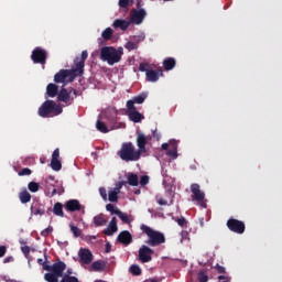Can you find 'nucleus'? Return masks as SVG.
I'll return each mask as SVG.
<instances>
[{
  "mask_svg": "<svg viewBox=\"0 0 282 282\" xmlns=\"http://www.w3.org/2000/svg\"><path fill=\"white\" fill-rule=\"evenodd\" d=\"M191 192H192V200L198 202V204H202L204 199H206V194L202 192V188L199 184L194 183L191 185Z\"/></svg>",
  "mask_w": 282,
  "mask_h": 282,
  "instance_id": "9b49d317",
  "label": "nucleus"
},
{
  "mask_svg": "<svg viewBox=\"0 0 282 282\" xmlns=\"http://www.w3.org/2000/svg\"><path fill=\"white\" fill-rule=\"evenodd\" d=\"M153 138H156V140H160V134L158 133V130H154L152 132Z\"/></svg>",
  "mask_w": 282,
  "mask_h": 282,
  "instance_id": "69168bd1",
  "label": "nucleus"
},
{
  "mask_svg": "<svg viewBox=\"0 0 282 282\" xmlns=\"http://www.w3.org/2000/svg\"><path fill=\"white\" fill-rule=\"evenodd\" d=\"M94 224L97 227L105 226L107 224V219L102 216V214H99L94 217Z\"/></svg>",
  "mask_w": 282,
  "mask_h": 282,
  "instance_id": "7c9ffc66",
  "label": "nucleus"
},
{
  "mask_svg": "<svg viewBox=\"0 0 282 282\" xmlns=\"http://www.w3.org/2000/svg\"><path fill=\"white\" fill-rule=\"evenodd\" d=\"M89 53L83 51L80 56L75 57L74 67L72 69H61L54 76V83H63V87L67 83H74L76 76H83L85 74V62L87 61Z\"/></svg>",
  "mask_w": 282,
  "mask_h": 282,
  "instance_id": "f257e3e1",
  "label": "nucleus"
},
{
  "mask_svg": "<svg viewBox=\"0 0 282 282\" xmlns=\"http://www.w3.org/2000/svg\"><path fill=\"white\" fill-rule=\"evenodd\" d=\"M149 64L148 63H141L139 65V72H145V74H148V72H151V68H149Z\"/></svg>",
  "mask_w": 282,
  "mask_h": 282,
  "instance_id": "37998d69",
  "label": "nucleus"
},
{
  "mask_svg": "<svg viewBox=\"0 0 282 282\" xmlns=\"http://www.w3.org/2000/svg\"><path fill=\"white\" fill-rule=\"evenodd\" d=\"M227 228L236 235H243L246 232V224L236 218H229L227 220Z\"/></svg>",
  "mask_w": 282,
  "mask_h": 282,
  "instance_id": "423d86ee",
  "label": "nucleus"
},
{
  "mask_svg": "<svg viewBox=\"0 0 282 282\" xmlns=\"http://www.w3.org/2000/svg\"><path fill=\"white\" fill-rule=\"evenodd\" d=\"M40 118H50V116H61L63 108L54 100L44 101L37 110Z\"/></svg>",
  "mask_w": 282,
  "mask_h": 282,
  "instance_id": "20e7f679",
  "label": "nucleus"
},
{
  "mask_svg": "<svg viewBox=\"0 0 282 282\" xmlns=\"http://www.w3.org/2000/svg\"><path fill=\"white\" fill-rule=\"evenodd\" d=\"M61 276L59 275H56V273H45L44 274V279L45 281L47 282H58V279Z\"/></svg>",
  "mask_w": 282,
  "mask_h": 282,
  "instance_id": "72a5a7b5",
  "label": "nucleus"
},
{
  "mask_svg": "<svg viewBox=\"0 0 282 282\" xmlns=\"http://www.w3.org/2000/svg\"><path fill=\"white\" fill-rule=\"evenodd\" d=\"M118 155L123 162H138L141 158L140 152L135 150V145L132 142L122 143Z\"/></svg>",
  "mask_w": 282,
  "mask_h": 282,
  "instance_id": "7ed1b4c3",
  "label": "nucleus"
},
{
  "mask_svg": "<svg viewBox=\"0 0 282 282\" xmlns=\"http://www.w3.org/2000/svg\"><path fill=\"white\" fill-rule=\"evenodd\" d=\"M158 204H159L160 206H166V204H169V203H167L166 199H164V198H159V199H158Z\"/></svg>",
  "mask_w": 282,
  "mask_h": 282,
  "instance_id": "bf43d9fd",
  "label": "nucleus"
},
{
  "mask_svg": "<svg viewBox=\"0 0 282 282\" xmlns=\"http://www.w3.org/2000/svg\"><path fill=\"white\" fill-rule=\"evenodd\" d=\"M117 217L121 219L123 224H131V219H129V216L120 210L115 212Z\"/></svg>",
  "mask_w": 282,
  "mask_h": 282,
  "instance_id": "473e14b6",
  "label": "nucleus"
},
{
  "mask_svg": "<svg viewBox=\"0 0 282 282\" xmlns=\"http://www.w3.org/2000/svg\"><path fill=\"white\" fill-rule=\"evenodd\" d=\"M99 195L102 197V199L107 200V189L105 187L99 188Z\"/></svg>",
  "mask_w": 282,
  "mask_h": 282,
  "instance_id": "864d4df0",
  "label": "nucleus"
},
{
  "mask_svg": "<svg viewBox=\"0 0 282 282\" xmlns=\"http://www.w3.org/2000/svg\"><path fill=\"white\" fill-rule=\"evenodd\" d=\"M128 184L129 186H138L140 184L138 180V174L129 173L128 174Z\"/></svg>",
  "mask_w": 282,
  "mask_h": 282,
  "instance_id": "c756f323",
  "label": "nucleus"
},
{
  "mask_svg": "<svg viewBox=\"0 0 282 282\" xmlns=\"http://www.w3.org/2000/svg\"><path fill=\"white\" fill-rule=\"evenodd\" d=\"M18 175H20V177L32 175V170H30V167H24L18 173Z\"/></svg>",
  "mask_w": 282,
  "mask_h": 282,
  "instance_id": "79ce46f5",
  "label": "nucleus"
},
{
  "mask_svg": "<svg viewBox=\"0 0 282 282\" xmlns=\"http://www.w3.org/2000/svg\"><path fill=\"white\" fill-rule=\"evenodd\" d=\"M170 147H171V149L177 151V141L174 139L170 140Z\"/></svg>",
  "mask_w": 282,
  "mask_h": 282,
  "instance_id": "4d7b16f0",
  "label": "nucleus"
},
{
  "mask_svg": "<svg viewBox=\"0 0 282 282\" xmlns=\"http://www.w3.org/2000/svg\"><path fill=\"white\" fill-rule=\"evenodd\" d=\"M153 249L151 247L143 245L139 249V260L141 263H149L150 261H153Z\"/></svg>",
  "mask_w": 282,
  "mask_h": 282,
  "instance_id": "1a4fd4ad",
  "label": "nucleus"
},
{
  "mask_svg": "<svg viewBox=\"0 0 282 282\" xmlns=\"http://www.w3.org/2000/svg\"><path fill=\"white\" fill-rule=\"evenodd\" d=\"M176 65H177V61H175V57H166L163 61V67L165 72H171L172 69H175Z\"/></svg>",
  "mask_w": 282,
  "mask_h": 282,
  "instance_id": "4be33fe9",
  "label": "nucleus"
},
{
  "mask_svg": "<svg viewBox=\"0 0 282 282\" xmlns=\"http://www.w3.org/2000/svg\"><path fill=\"white\" fill-rule=\"evenodd\" d=\"M120 8H129V0H119Z\"/></svg>",
  "mask_w": 282,
  "mask_h": 282,
  "instance_id": "5fc2aeb1",
  "label": "nucleus"
},
{
  "mask_svg": "<svg viewBox=\"0 0 282 282\" xmlns=\"http://www.w3.org/2000/svg\"><path fill=\"white\" fill-rule=\"evenodd\" d=\"M31 59L37 65H45V63H47V51L41 47H35L32 51Z\"/></svg>",
  "mask_w": 282,
  "mask_h": 282,
  "instance_id": "0eeeda50",
  "label": "nucleus"
},
{
  "mask_svg": "<svg viewBox=\"0 0 282 282\" xmlns=\"http://www.w3.org/2000/svg\"><path fill=\"white\" fill-rule=\"evenodd\" d=\"M101 36L104 41H111V36H113V30L111 28H107L102 31Z\"/></svg>",
  "mask_w": 282,
  "mask_h": 282,
  "instance_id": "2f4dec72",
  "label": "nucleus"
},
{
  "mask_svg": "<svg viewBox=\"0 0 282 282\" xmlns=\"http://www.w3.org/2000/svg\"><path fill=\"white\" fill-rule=\"evenodd\" d=\"M59 282H80V280H78V278H76L74 275L64 274Z\"/></svg>",
  "mask_w": 282,
  "mask_h": 282,
  "instance_id": "f704fd0d",
  "label": "nucleus"
},
{
  "mask_svg": "<svg viewBox=\"0 0 282 282\" xmlns=\"http://www.w3.org/2000/svg\"><path fill=\"white\" fill-rule=\"evenodd\" d=\"M117 240L123 246H129L130 243H133V236H131L129 230H123L118 235Z\"/></svg>",
  "mask_w": 282,
  "mask_h": 282,
  "instance_id": "dca6fc26",
  "label": "nucleus"
},
{
  "mask_svg": "<svg viewBox=\"0 0 282 282\" xmlns=\"http://www.w3.org/2000/svg\"><path fill=\"white\" fill-rule=\"evenodd\" d=\"M21 250H22L24 257L26 259H30V247L29 246L21 247Z\"/></svg>",
  "mask_w": 282,
  "mask_h": 282,
  "instance_id": "09e8293b",
  "label": "nucleus"
},
{
  "mask_svg": "<svg viewBox=\"0 0 282 282\" xmlns=\"http://www.w3.org/2000/svg\"><path fill=\"white\" fill-rule=\"evenodd\" d=\"M127 116L129 117V120H131V122H142V120H144V115L140 113L138 111V108H135V106H133V102H127Z\"/></svg>",
  "mask_w": 282,
  "mask_h": 282,
  "instance_id": "6e6552de",
  "label": "nucleus"
},
{
  "mask_svg": "<svg viewBox=\"0 0 282 282\" xmlns=\"http://www.w3.org/2000/svg\"><path fill=\"white\" fill-rule=\"evenodd\" d=\"M149 140H151V137H147L142 132L137 133V147L138 152L142 155V153H147V145L149 144Z\"/></svg>",
  "mask_w": 282,
  "mask_h": 282,
  "instance_id": "9d476101",
  "label": "nucleus"
},
{
  "mask_svg": "<svg viewBox=\"0 0 282 282\" xmlns=\"http://www.w3.org/2000/svg\"><path fill=\"white\" fill-rule=\"evenodd\" d=\"M70 93L67 91V88L65 86L62 87V89L57 93V100L59 102H69Z\"/></svg>",
  "mask_w": 282,
  "mask_h": 282,
  "instance_id": "412c9836",
  "label": "nucleus"
},
{
  "mask_svg": "<svg viewBox=\"0 0 282 282\" xmlns=\"http://www.w3.org/2000/svg\"><path fill=\"white\" fill-rule=\"evenodd\" d=\"M78 257L79 263H83L84 265H89V263L94 261V253H91V250L89 249H79Z\"/></svg>",
  "mask_w": 282,
  "mask_h": 282,
  "instance_id": "4468645a",
  "label": "nucleus"
},
{
  "mask_svg": "<svg viewBox=\"0 0 282 282\" xmlns=\"http://www.w3.org/2000/svg\"><path fill=\"white\" fill-rule=\"evenodd\" d=\"M105 252L107 253L111 252V242L106 243Z\"/></svg>",
  "mask_w": 282,
  "mask_h": 282,
  "instance_id": "680f3d73",
  "label": "nucleus"
},
{
  "mask_svg": "<svg viewBox=\"0 0 282 282\" xmlns=\"http://www.w3.org/2000/svg\"><path fill=\"white\" fill-rule=\"evenodd\" d=\"M46 95L48 98H56V96H58V85L52 83L48 84L46 86Z\"/></svg>",
  "mask_w": 282,
  "mask_h": 282,
  "instance_id": "b1692460",
  "label": "nucleus"
},
{
  "mask_svg": "<svg viewBox=\"0 0 282 282\" xmlns=\"http://www.w3.org/2000/svg\"><path fill=\"white\" fill-rule=\"evenodd\" d=\"M64 208L68 213H76V212H82L85 214V206L80 205V200L78 199H69L65 203Z\"/></svg>",
  "mask_w": 282,
  "mask_h": 282,
  "instance_id": "ddd939ff",
  "label": "nucleus"
},
{
  "mask_svg": "<svg viewBox=\"0 0 282 282\" xmlns=\"http://www.w3.org/2000/svg\"><path fill=\"white\" fill-rule=\"evenodd\" d=\"M70 232H73L74 237H80L83 235V231L74 225H70Z\"/></svg>",
  "mask_w": 282,
  "mask_h": 282,
  "instance_id": "a19ab883",
  "label": "nucleus"
},
{
  "mask_svg": "<svg viewBox=\"0 0 282 282\" xmlns=\"http://www.w3.org/2000/svg\"><path fill=\"white\" fill-rule=\"evenodd\" d=\"M144 100H147V95L141 94V95H138V96L133 97L132 99L128 100L127 102H132V107H135V105H142V102H144Z\"/></svg>",
  "mask_w": 282,
  "mask_h": 282,
  "instance_id": "a878e982",
  "label": "nucleus"
},
{
  "mask_svg": "<svg viewBox=\"0 0 282 282\" xmlns=\"http://www.w3.org/2000/svg\"><path fill=\"white\" fill-rule=\"evenodd\" d=\"M215 269L218 272V274H226V268H224L223 265L216 264Z\"/></svg>",
  "mask_w": 282,
  "mask_h": 282,
  "instance_id": "603ef678",
  "label": "nucleus"
},
{
  "mask_svg": "<svg viewBox=\"0 0 282 282\" xmlns=\"http://www.w3.org/2000/svg\"><path fill=\"white\" fill-rule=\"evenodd\" d=\"M169 158H173V160L177 159V150L170 149L167 150Z\"/></svg>",
  "mask_w": 282,
  "mask_h": 282,
  "instance_id": "3c124183",
  "label": "nucleus"
},
{
  "mask_svg": "<svg viewBox=\"0 0 282 282\" xmlns=\"http://www.w3.org/2000/svg\"><path fill=\"white\" fill-rule=\"evenodd\" d=\"M130 272L134 276H140V274H142V269H140V265H138V264H132L130 267Z\"/></svg>",
  "mask_w": 282,
  "mask_h": 282,
  "instance_id": "c9c22d12",
  "label": "nucleus"
},
{
  "mask_svg": "<svg viewBox=\"0 0 282 282\" xmlns=\"http://www.w3.org/2000/svg\"><path fill=\"white\" fill-rule=\"evenodd\" d=\"M176 224H178V226H181V228H186L188 221H186V218L181 217L176 219Z\"/></svg>",
  "mask_w": 282,
  "mask_h": 282,
  "instance_id": "c03bdc74",
  "label": "nucleus"
},
{
  "mask_svg": "<svg viewBox=\"0 0 282 282\" xmlns=\"http://www.w3.org/2000/svg\"><path fill=\"white\" fill-rule=\"evenodd\" d=\"M181 237H182L181 241H183V239H188V231H185V230L181 231Z\"/></svg>",
  "mask_w": 282,
  "mask_h": 282,
  "instance_id": "13d9d810",
  "label": "nucleus"
},
{
  "mask_svg": "<svg viewBox=\"0 0 282 282\" xmlns=\"http://www.w3.org/2000/svg\"><path fill=\"white\" fill-rule=\"evenodd\" d=\"M147 184H149V175H143L140 178V185L141 186H147Z\"/></svg>",
  "mask_w": 282,
  "mask_h": 282,
  "instance_id": "8fccbe9b",
  "label": "nucleus"
},
{
  "mask_svg": "<svg viewBox=\"0 0 282 282\" xmlns=\"http://www.w3.org/2000/svg\"><path fill=\"white\" fill-rule=\"evenodd\" d=\"M58 158H61V150L55 149L53 151L51 160V169L53 171H61V169H63V164L61 163V160H58Z\"/></svg>",
  "mask_w": 282,
  "mask_h": 282,
  "instance_id": "2eb2a0df",
  "label": "nucleus"
},
{
  "mask_svg": "<svg viewBox=\"0 0 282 282\" xmlns=\"http://www.w3.org/2000/svg\"><path fill=\"white\" fill-rule=\"evenodd\" d=\"M109 224L112 226H118V219L116 217H112Z\"/></svg>",
  "mask_w": 282,
  "mask_h": 282,
  "instance_id": "e2e57ef3",
  "label": "nucleus"
},
{
  "mask_svg": "<svg viewBox=\"0 0 282 282\" xmlns=\"http://www.w3.org/2000/svg\"><path fill=\"white\" fill-rule=\"evenodd\" d=\"M67 268V264L63 261H58L53 263L52 265V273L56 274V276H63V272H65V269Z\"/></svg>",
  "mask_w": 282,
  "mask_h": 282,
  "instance_id": "6ab92c4d",
  "label": "nucleus"
},
{
  "mask_svg": "<svg viewBox=\"0 0 282 282\" xmlns=\"http://www.w3.org/2000/svg\"><path fill=\"white\" fill-rule=\"evenodd\" d=\"M140 229L144 235H147L148 240H145L147 246L150 248H158L162 243H166V236L162 231L155 230L147 225H141Z\"/></svg>",
  "mask_w": 282,
  "mask_h": 282,
  "instance_id": "f03ea898",
  "label": "nucleus"
},
{
  "mask_svg": "<svg viewBox=\"0 0 282 282\" xmlns=\"http://www.w3.org/2000/svg\"><path fill=\"white\" fill-rule=\"evenodd\" d=\"M6 252H8V248L6 246H0V259L1 257H6Z\"/></svg>",
  "mask_w": 282,
  "mask_h": 282,
  "instance_id": "6e6d98bb",
  "label": "nucleus"
},
{
  "mask_svg": "<svg viewBox=\"0 0 282 282\" xmlns=\"http://www.w3.org/2000/svg\"><path fill=\"white\" fill-rule=\"evenodd\" d=\"M12 261V257L4 258L3 263H10Z\"/></svg>",
  "mask_w": 282,
  "mask_h": 282,
  "instance_id": "774afa93",
  "label": "nucleus"
},
{
  "mask_svg": "<svg viewBox=\"0 0 282 282\" xmlns=\"http://www.w3.org/2000/svg\"><path fill=\"white\" fill-rule=\"evenodd\" d=\"M160 76H164V70L150 69V70H148V73H145V77L149 83H158L160 80Z\"/></svg>",
  "mask_w": 282,
  "mask_h": 282,
  "instance_id": "f3484780",
  "label": "nucleus"
},
{
  "mask_svg": "<svg viewBox=\"0 0 282 282\" xmlns=\"http://www.w3.org/2000/svg\"><path fill=\"white\" fill-rule=\"evenodd\" d=\"M41 186L39 185V183H36V182H30L29 184H28V188H29V191L31 192V193H39V188H40Z\"/></svg>",
  "mask_w": 282,
  "mask_h": 282,
  "instance_id": "e433bc0d",
  "label": "nucleus"
},
{
  "mask_svg": "<svg viewBox=\"0 0 282 282\" xmlns=\"http://www.w3.org/2000/svg\"><path fill=\"white\" fill-rule=\"evenodd\" d=\"M53 213L56 215V217H65V213L63 212V203H55Z\"/></svg>",
  "mask_w": 282,
  "mask_h": 282,
  "instance_id": "bb28decb",
  "label": "nucleus"
},
{
  "mask_svg": "<svg viewBox=\"0 0 282 282\" xmlns=\"http://www.w3.org/2000/svg\"><path fill=\"white\" fill-rule=\"evenodd\" d=\"M198 281L199 282H208V275L204 273V271H200L198 273Z\"/></svg>",
  "mask_w": 282,
  "mask_h": 282,
  "instance_id": "de8ad7c7",
  "label": "nucleus"
},
{
  "mask_svg": "<svg viewBox=\"0 0 282 282\" xmlns=\"http://www.w3.org/2000/svg\"><path fill=\"white\" fill-rule=\"evenodd\" d=\"M96 129L97 131H100V133H109L110 129L107 127V123L104 121L97 120L96 122Z\"/></svg>",
  "mask_w": 282,
  "mask_h": 282,
  "instance_id": "c85d7f7f",
  "label": "nucleus"
},
{
  "mask_svg": "<svg viewBox=\"0 0 282 282\" xmlns=\"http://www.w3.org/2000/svg\"><path fill=\"white\" fill-rule=\"evenodd\" d=\"M51 232H54V228L48 227V228H45L44 230L41 231V236L42 237H50Z\"/></svg>",
  "mask_w": 282,
  "mask_h": 282,
  "instance_id": "49530a36",
  "label": "nucleus"
},
{
  "mask_svg": "<svg viewBox=\"0 0 282 282\" xmlns=\"http://www.w3.org/2000/svg\"><path fill=\"white\" fill-rule=\"evenodd\" d=\"M106 268H107V261H104V260H97L91 263V270L94 272H105Z\"/></svg>",
  "mask_w": 282,
  "mask_h": 282,
  "instance_id": "5701e85b",
  "label": "nucleus"
},
{
  "mask_svg": "<svg viewBox=\"0 0 282 282\" xmlns=\"http://www.w3.org/2000/svg\"><path fill=\"white\" fill-rule=\"evenodd\" d=\"M106 210H108V213H111V215H116V212L120 209L116 208L112 204H108L106 205Z\"/></svg>",
  "mask_w": 282,
  "mask_h": 282,
  "instance_id": "a18cd8bd",
  "label": "nucleus"
},
{
  "mask_svg": "<svg viewBox=\"0 0 282 282\" xmlns=\"http://www.w3.org/2000/svg\"><path fill=\"white\" fill-rule=\"evenodd\" d=\"M42 265H43V270H46V272H52V265H48L45 262Z\"/></svg>",
  "mask_w": 282,
  "mask_h": 282,
  "instance_id": "052dcab7",
  "label": "nucleus"
},
{
  "mask_svg": "<svg viewBox=\"0 0 282 282\" xmlns=\"http://www.w3.org/2000/svg\"><path fill=\"white\" fill-rule=\"evenodd\" d=\"M100 59L108 65H116L122 61V52L119 53L113 46H104L100 51Z\"/></svg>",
  "mask_w": 282,
  "mask_h": 282,
  "instance_id": "39448f33",
  "label": "nucleus"
},
{
  "mask_svg": "<svg viewBox=\"0 0 282 282\" xmlns=\"http://www.w3.org/2000/svg\"><path fill=\"white\" fill-rule=\"evenodd\" d=\"M65 274H68V276H72V274H74V270L73 269H67Z\"/></svg>",
  "mask_w": 282,
  "mask_h": 282,
  "instance_id": "338daca9",
  "label": "nucleus"
},
{
  "mask_svg": "<svg viewBox=\"0 0 282 282\" xmlns=\"http://www.w3.org/2000/svg\"><path fill=\"white\" fill-rule=\"evenodd\" d=\"M130 23H134V25H141V23L147 19V11L144 9L132 10L131 11Z\"/></svg>",
  "mask_w": 282,
  "mask_h": 282,
  "instance_id": "f8f14e48",
  "label": "nucleus"
},
{
  "mask_svg": "<svg viewBox=\"0 0 282 282\" xmlns=\"http://www.w3.org/2000/svg\"><path fill=\"white\" fill-rule=\"evenodd\" d=\"M19 199L21 204H30V202H32V195L30 192H28V189H23L19 193Z\"/></svg>",
  "mask_w": 282,
  "mask_h": 282,
  "instance_id": "393cba45",
  "label": "nucleus"
},
{
  "mask_svg": "<svg viewBox=\"0 0 282 282\" xmlns=\"http://www.w3.org/2000/svg\"><path fill=\"white\" fill-rule=\"evenodd\" d=\"M115 232H118V225H111L109 223L107 228L104 230V235H107V237H111L115 235Z\"/></svg>",
  "mask_w": 282,
  "mask_h": 282,
  "instance_id": "cd10ccee",
  "label": "nucleus"
},
{
  "mask_svg": "<svg viewBox=\"0 0 282 282\" xmlns=\"http://www.w3.org/2000/svg\"><path fill=\"white\" fill-rule=\"evenodd\" d=\"M161 149H162L163 151H169V143H163V144L161 145Z\"/></svg>",
  "mask_w": 282,
  "mask_h": 282,
  "instance_id": "0e129e2a",
  "label": "nucleus"
},
{
  "mask_svg": "<svg viewBox=\"0 0 282 282\" xmlns=\"http://www.w3.org/2000/svg\"><path fill=\"white\" fill-rule=\"evenodd\" d=\"M126 50H128V52H133V50H138V43L135 42H128L124 45Z\"/></svg>",
  "mask_w": 282,
  "mask_h": 282,
  "instance_id": "ea45409f",
  "label": "nucleus"
},
{
  "mask_svg": "<svg viewBox=\"0 0 282 282\" xmlns=\"http://www.w3.org/2000/svg\"><path fill=\"white\" fill-rule=\"evenodd\" d=\"M129 25H131V21L122 20V19H116L112 23V26L115 30H122L124 32L126 30L129 29Z\"/></svg>",
  "mask_w": 282,
  "mask_h": 282,
  "instance_id": "aec40b11",
  "label": "nucleus"
},
{
  "mask_svg": "<svg viewBox=\"0 0 282 282\" xmlns=\"http://www.w3.org/2000/svg\"><path fill=\"white\" fill-rule=\"evenodd\" d=\"M144 39H147V36L144 35V33H140L139 35H133L131 37V41H133L134 43H137V45L139 43H142V41H144Z\"/></svg>",
  "mask_w": 282,
  "mask_h": 282,
  "instance_id": "4c0bfd02",
  "label": "nucleus"
},
{
  "mask_svg": "<svg viewBox=\"0 0 282 282\" xmlns=\"http://www.w3.org/2000/svg\"><path fill=\"white\" fill-rule=\"evenodd\" d=\"M118 191H111V192H109V194H108V199H109V202H118Z\"/></svg>",
  "mask_w": 282,
  "mask_h": 282,
  "instance_id": "58836bf2",
  "label": "nucleus"
},
{
  "mask_svg": "<svg viewBox=\"0 0 282 282\" xmlns=\"http://www.w3.org/2000/svg\"><path fill=\"white\" fill-rule=\"evenodd\" d=\"M31 215H45V205H43L41 202L36 200L31 205Z\"/></svg>",
  "mask_w": 282,
  "mask_h": 282,
  "instance_id": "a211bd4d",
  "label": "nucleus"
}]
</instances>
